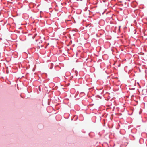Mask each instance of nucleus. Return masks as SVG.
Here are the masks:
<instances>
[{
	"label": "nucleus",
	"mask_w": 147,
	"mask_h": 147,
	"mask_svg": "<svg viewBox=\"0 0 147 147\" xmlns=\"http://www.w3.org/2000/svg\"><path fill=\"white\" fill-rule=\"evenodd\" d=\"M76 72H77V71H75V73H76V76H77V73H76Z\"/></svg>",
	"instance_id": "obj_3"
},
{
	"label": "nucleus",
	"mask_w": 147,
	"mask_h": 147,
	"mask_svg": "<svg viewBox=\"0 0 147 147\" xmlns=\"http://www.w3.org/2000/svg\"><path fill=\"white\" fill-rule=\"evenodd\" d=\"M98 97L99 98H101V97H100V96L98 95Z\"/></svg>",
	"instance_id": "obj_4"
},
{
	"label": "nucleus",
	"mask_w": 147,
	"mask_h": 147,
	"mask_svg": "<svg viewBox=\"0 0 147 147\" xmlns=\"http://www.w3.org/2000/svg\"><path fill=\"white\" fill-rule=\"evenodd\" d=\"M42 41H41H41H40V42L42 43Z\"/></svg>",
	"instance_id": "obj_5"
},
{
	"label": "nucleus",
	"mask_w": 147,
	"mask_h": 147,
	"mask_svg": "<svg viewBox=\"0 0 147 147\" xmlns=\"http://www.w3.org/2000/svg\"><path fill=\"white\" fill-rule=\"evenodd\" d=\"M120 27H121L120 26H119V28H120Z\"/></svg>",
	"instance_id": "obj_7"
},
{
	"label": "nucleus",
	"mask_w": 147,
	"mask_h": 147,
	"mask_svg": "<svg viewBox=\"0 0 147 147\" xmlns=\"http://www.w3.org/2000/svg\"><path fill=\"white\" fill-rule=\"evenodd\" d=\"M121 10H122V9H121Z\"/></svg>",
	"instance_id": "obj_6"
},
{
	"label": "nucleus",
	"mask_w": 147,
	"mask_h": 147,
	"mask_svg": "<svg viewBox=\"0 0 147 147\" xmlns=\"http://www.w3.org/2000/svg\"><path fill=\"white\" fill-rule=\"evenodd\" d=\"M53 63H51L50 64V69H52V68L53 67Z\"/></svg>",
	"instance_id": "obj_1"
},
{
	"label": "nucleus",
	"mask_w": 147,
	"mask_h": 147,
	"mask_svg": "<svg viewBox=\"0 0 147 147\" xmlns=\"http://www.w3.org/2000/svg\"><path fill=\"white\" fill-rule=\"evenodd\" d=\"M130 89L131 90H134L135 89V88H130Z\"/></svg>",
	"instance_id": "obj_2"
}]
</instances>
